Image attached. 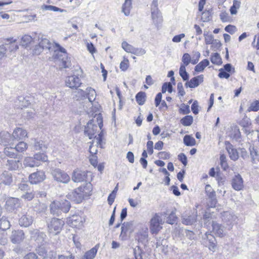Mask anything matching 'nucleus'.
<instances>
[{
	"label": "nucleus",
	"mask_w": 259,
	"mask_h": 259,
	"mask_svg": "<svg viewBox=\"0 0 259 259\" xmlns=\"http://www.w3.org/2000/svg\"><path fill=\"white\" fill-rule=\"evenodd\" d=\"M205 192L207 197L211 200L210 206L211 207H215L217 202L215 197V193L210 185H206Z\"/></svg>",
	"instance_id": "19"
},
{
	"label": "nucleus",
	"mask_w": 259,
	"mask_h": 259,
	"mask_svg": "<svg viewBox=\"0 0 259 259\" xmlns=\"http://www.w3.org/2000/svg\"><path fill=\"white\" fill-rule=\"evenodd\" d=\"M147 152L151 155L153 152V143L152 141H149L147 143Z\"/></svg>",
	"instance_id": "59"
},
{
	"label": "nucleus",
	"mask_w": 259,
	"mask_h": 259,
	"mask_svg": "<svg viewBox=\"0 0 259 259\" xmlns=\"http://www.w3.org/2000/svg\"><path fill=\"white\" fill-rule=\"evenodd\" d=\"M20 205V201L16 198H9L6 203V208L9 211H13L18 208Z\"/></svg>",
	"instance_id": "16"
},
{
	"label": "nucleus",
	"mask_w": 259,
	"mask_h": 259,
	"mask_svg": "<svg viewBox=\"0 0 259 259\" xmlns=\"http://www.w3.org/2000/svg\"><path fill=\"white\" fill-rule=\"evenodd\" d=\"M184 143L187 146H194L196 144L195 139L190 135H186L184 137Z\"/></svg>",
	"instance_id": "37"
},
{
	"label": "nucleus",
	"mask_w": 259,
	"mask_h": 259,
	"mask_svg": "<svg viewBox=\"0 0 259 259\" xmlns=\"http://www.w3.org/2000/svg\"><path fill=\"white\" fill-rule=\"evenodd\" d=\"M85 218L79 215H73L68 220V224L73 228L81 229L83 226Z\"/></svg>",
	"instance_id": "10"
},
{
	"label": "nucleus",
	"mask_w": 259,
	"mask_h": 259,
	"mask_svg": "<svg viewBox=\"0 0 259 259\" xmlns=\"http://www.w3.org/2000/svg\"><path fill=\"white\" fill-rule=\"evenodd\" d=\"M24 234L22 230L14 231L12 233L11 239L13 243H18L23 240Z\"/></svg>",
	"instance_id": "26"
},
{
	"label": "nucleus",
	"mask_w": 259,
	"mask_h": 259,
	"mask_svg": "<svg viewBox=\"0 0 259 259\" xmlns=\"http://www.w3.org/2000/svg\"><path fill=\"white\" fill-rule=\"evenodd\" d=\"M182 62H183L182 65L185 66H188L191 63V57L189 54L185 53L184 54L182 57Z\"/></svg>",
	"instance_id": "52"
},
{
	"label": "nucleus",
	"mask_w": 259,
	"mask_h": 259,
	"mask_svg": "<svg viewBox=\"0 0 259 259\" xmlns=\"http://www.w3.org/2000/svg\"><path fill=\"white\" fill-rule=\"evenodd\" d=\"M13 137L8 132H3L0 134V144L6 146L13 145L15 141H12Z\"/></svg>",
	"instance_id": "17"
},
{
	"label": "nucleus",
	"mask_w": 259,
	"mask_h": 259,
	"mask_svg": "<svg viewBox=\"0 0 259 259\" xmlns=\"http://www.w3.org/2000/svg\"><path fill=\"white\" fill-rule=\"evenodd\" d=\"M74 93L75 94V98L77 100L85 99V95H86L85 91H84L82 90L79 89V90H77L76 91H75Z\"/></svg>",
	"instance_id": "43"
},
{
	"label": "nucleus",
	"mask_w": 259,
	"mask_h": 259,
	"mask_svg": "<svg viewBox=\"0 0 259 259\" xmlns=\"http://www.w3.org/2000/svg\"><path fill=\"white\" fill-rule=\"evenodd\" d=\"M10 227V223L7 218L3 217L0 219V228L3 230L9 229Z\"/></svg>",
	"instance_id": "42"
},
{
	"label": "nucleus",
	"mask_w": 259,
	"mask_h": 259,
	"mask_svg": "<svg viewBox=\"0 0 259 259\" xmlns=\"http://www.w3.org/2000/svg\"><path fill=\"white\" fill-rule=\"evenodd\" d=\"M15 148L17 152H22L27 148V145L24 142H20Z\"/></svg>",
	"instance_id": "44"
},
{
	"label": "nucleus",
	"mask_w": 259,
	"mask_h": 259,
	"mask_svg": "<svg viewBox=\"0 0 259 259\" xmlns=\"http://www.w3.org/2000/svg\"><path fill=\"white\" fill-rule=\"evenodd\" d=\"M203 81V75H200L191 78L189 81L185 83V86L190 88H195L198 87Z\"/></svg>",
	"instance_id": "20"
},
{
	"label": "nucleus",
	"mask_w": 259,
	"mask_h": 259,
	"mask_svg": "<svg viewBox=\"0 0 259 259\" xmlns=\"http://www.w3.org/2000/svg\"><path fill=\"white\" fill-rule=\"evenodd\" d=\"M7 168L11 170H15L19 168L18 163H7Z\"/></svg>",
	"instance_id": "60"
},
{
	"label": "nucleus",
	"mask_w": 259,
	"mask_h": 259,
	"mask_svg": "<svg viewBox=\"0 0 259 259\" xmlns=\"http://www.w3.org/2000/svg\"><path fill=\"white\" fill-rule=\"evenodd\" d=\"M252 46L257 50H259V34L255 35Z\"/></svg>",
	"instance_id": "64"
},
{
	"label": "nucleus",
	"mask_w": 259,
	"mask_h": 259,
	"mask_svg": "<svg viewBox=\"0 0 259 259\" xmlns=\"http://www.w3.org/2000/svg\"><path fill=\"white\" fill-rule=\"evenodd\" d=\"M180 110L184 114H187L190 112L189 106L185 105V104L181 105V107Z\"/></svg>",
	"instance_id": "57"
},
{
	"label": "nucleus",
	"mask_w": 259,
	"mask_h": 259,
	"mask_svg": "<svg viewBox=\"0 0 259 259\" xmlns=\"http://www.w3.org/2000/svg\"><path fill=\"white\" fill-rule=\"evenodd\" d=\"M164 221L161 213H156L150 221V230L152 234H157L162 229Z\"/></svg>",
	"instance_id": "4"
},
{
	"label": "nucleus",
	"mask_w": 259,
	"mask_h": 259,
	"mask_svg": "<svg viewBox=\"0 0 259 259\" xmlns=\"http://www.w3.org/2000/svg\"><path fill=\"white\" fill-rule=\"evenodd\" d=\"M151 18L153 23L156 26L158 27L159 24L162 22V16L160 10L151 11Z\"/></svg>",
	"instance_id": "23"
},
{
	"label": "nucleus",
	"mask_w": 259,
	"mask_h": 259,
	"mask_svg": "<svg viewBox=\"0 0 259 259\" xmlns=\"http://www.w3.org/2000/svg\"><path fill=\"white\" fill-rule=\"evenodd\" d=\"M41 9L42 10H50V11H53L54 12H66V11L65 10L61 9L59 8L56 6H51V5H43L41 6Z\"/></svg>",
	"instance_id": "36"
},
{
	"label": "nucleus",
	"mask_w": 259,
	"mask_h": 259,
	"mask_svg": "<svg viewBox=\"0 0 259 259\" xmlns=\"http://www.w3.org/2000/svg\"><path fill=\"white\" fill-rule=\"evenodd\" d=\"M220 170V167L217 166L216 168H211L209 172V175L210 177H214L216 174H218Z\"/></svg>",
	"instance_id": "61"
},
{
	"label": "nucleus",
	"mask_w": 259,
	"mask_h": 259,
	"mask_svg": "<svg viewBox=\"0 0 259 259\" xmlns=\"http://www.w3.org/2000/svg\"><path fill=\"white\" fill-rule=\"evenodd\" d=\"M135 223L134 221L124 222L122 224L121 233L119 238L121 240H125L128 233H132L135 229Z\"/></svg>",
	"instance_id": "8"
},
{
	"label": "nucleus",
	"mask_w": 259,
	"mask_h": 259,
	"mask_svg": "<svg viewBox=\"0 0 259 259\" xmlns=\"http://www.w3.org/2000/svg\"><path fill=\"white\" fill-rule=\"evenodd\" d=\"M225 144L226 149L228 151L231 159L233 161L237 160L239 157V152L238 150L234 148L233 146L229 141H226Z\"/></svg>",
	"instance_id": "13"
},
{
	"label": "nucleus",
	"mask_w": 259,
	"mask_h": 259,
	"mask_svg": "<svg viewBox=\"0 0 259 259\" xmlns=\"http://www.w3.org/2000/svg\"><path fill=\"white\" fill-rule=\"evenodd\" d=\"M33 221L32 217L30 214L26 213L20 217L19 220V223L21 226L27 227L32 224Z\"/></svg>",
	"instance_id": "22"
},
{
	"label": "nucleus",
	"mask_w": 259,
	"mask_h": 259,
	"mask_svg": "<svg viewBox=\"0 0 259 259\" xmlns=\"http://www.w3.org/2000/svg\"><path fill=\"white\" fill-rule=\"evenodd\" d=\"M222 219L224 224L226 225L228 230H230L237 222V217L233 212L224 211L222 213Z\"/></svg>",
	"instance_id": "7"
},
{
	"label": "nucleus",
	"mask_w": 259,
	"mask_h": 259,
	"mask_svg": "<svg viewBox=\"0 0 259 259\" xmlns=\"http://www.w3.org/2000/svg\"><path fill=\"white\" fill-rule=\"evenodd\" d=\"M212 231L214 234L220 237H223L226 235L224 227L222 225L213 222L212 223Z\"/></svg>",
	"instance_id": "24"
},
{
	"label": "nucleus",
	"mask_w": 259,
	"mask_h": 259,
	"mask_svg": "<svg viewBox=\"0 0 259 259\" xmlns=\"http://www.w3.org/2000/svg\"><path fill=\"white\" fill-rule=\"evenodd\" d=\"M204 35L205 36V42L206 45H210L212 44L213 42L214 41L213 40V36L210 34L208 33H204Z\"/></svg>",
	"instance_id": "54"
},
{
	"label": "nucleus",
	"mask_w": 259,
	"mask_h": 259,
	"mask_svg": "<svg viewBox=\"0 0 259 259\" xmlns=\"http://www.w3.org/2000/svg\"><path fill=\"white\" fill-rule=\"evenodd\" d=\"M33 159L36 161L41 162H48V158L47 155L44 153L38 152L33 155Z\"/></svg>",
	"instance_id": "35"
},
{
	"label": "nucleus",
	"mask_w": 259,
	"mask_h": 259,
	"mask_svg": "<svg viewBox=\"0 0 259 259\" xmlns=\"http://www.w3.org/2000/svg\"><path fill=\"white\" fill-rule=\"evenodd\" d=\"M129 66V61L127 59L124 58L123 60L120 64V69L122 71H125Z\"/></svg>",
	"instance_id": "51"
},
{
	"label": "nucleus",
	"mask_w": 259,
	"mask_h": 259,
	"mask_svg": "<svg viewBox=\"0 0 259 259\" xmlns=\"http://www.w3.org/2000/svg\"><path fill=\"white\" fill-rule=\"evenodd\" d=\"M146 97V94L144 92H140L136 96V101L139 105H143L145 102Z\"/></svg>",
	"instance_id": "38"
},
{
	"label": "nucleus",
	"mask_w": 259,
	"mask_h": 259,
	"mask_svg": "<svg viewBox=\"0 0 259 259\" xmlns=\"http://www.w3.org/2000/svg\"><path fill=\"white\" fill-rule=\"evenodd\" d=\"M16 152L15 148L12 147H7L4 149L5 154L11 158L17 157V154Z\"/></svg>",
	"instance_id": "33"
},
{
	"label": "nucleus",
	"mask_w": 259,
	"mask_h": 259,
	"mask_svg": "<svg viewBox=\"0 0 259 259\" xmlns=\"http://www.w3.org/2000/svg\"><path fill=\"white\" fill-rule=\"evenodd\" d=\"M184 65H181L179 74L184 81L188 80L189 79V74L187 72L186 67Z\"/></svg>",
	"instance_id": "40"
},
{
	"label": "nucleus",
	"mask_w": 259,
	"mask_h": 259,
	"mask_svg": "<svg viewBox=\"0 0 259 259\" xmlns=\"http://www.w3.org/2000/svg\"><path fill=\"white\" fill-rule=\"evenodd\" d=\"M85 92V99H88L90 102L92 103L95 100L97 95L95 90L89 87L86 89Z\"/></svg>",
	"instance_id": "30"
},
{
	"label": "nucleus",
	"mask_w": 259,
	"mask_h": 259,
	"mask_svg": "<svg viewBox=\"0 0 259 259\" xmlns=\"http://www.w3.org/2000/svg\"><path fill=\"white\" fill-rule=\"evenodd\" d=\"M66 85L71 89H77L81 84L80 78L76 75L69 76L65 79Z\"/></svg>",
	"instance_id": "12"
},
{
	"label": "nucleus",
	"mask_w": 259,
	"mask_h": 259,
	"mask_svg": "<svg viewBox=\"0 0 259 259\" xmlns=\"http://www.w3.org/2000/svg\"><path fill=\"white\" fill-rule=\"evenodd\" d=\"M72 179L74 182H90L92 180V174L90 171L76 169L73 172Z\"/></svg>",
	"instance_id": "5"
},
{
	"label": "nucleus",
	"mask_w": 259,
	"mask_h": 259,
	"mask_svg": "<svg viewBox=\"0 0 259 259\" xmlns=\"http://www.w3.org/2000/svg\"><path fill=\"white\" fill-rule=\"evenodd\" d=\"M32 40V37L28 35H25L22 38V43L23 46L27 45Z\"/></svg>",
	"instance_id": "56"
},
{
	"label": "nucleus",
	"mask_w": 259,
	"mask_h": 259,
	"mask_svg": "<svg viewBox=\"0 0 259 259\" xmlns=\"http://www.w3.org/2000/svg\"><path fill=\"white\" fill-rule=\"evenodd\" d=\"M15 103L16 106H17L18 108L22 109L23 108L27 107L30 104L29 97L19 96L17 98V100H16Z\"/></svg>",
	"instance_id": "25"
},
{
	"label": "nucleus",
	"mask_w": 259,
	"mask_h": 259,
	"mask_svg": "<svg viewBox=\"0 0 259 259\" xmlns=\"http://www.w3.org/2000/svg\"><path fill=\"white\" fill-rule=\"evenodd\" d=\"M249 150L252 160L259 161V155L258 154L256 150L254 149V147L250 146L249 148Z\"/></svg>",
	"instance_id": "49"
},
{
	"label": "nucleus",
	"mask_w": 259,
	"mask_h": 259,
	"mask_svg": "<svg viewBox=\"0 0 259 259\" xmlns=\"http://www.w3.org/2000/svg\"><path fill=\"white\" fill-rule=\"evenodd\" d=\"M34 148L35 150H44L47 149V146L45 145L42 141H37L35 140L33 144Z\"/></svg>",
	"instance_id": "39"
},
{
	"label": "nucleus",
	"mask_w": 259,
	"mask_h": 259,
	"mask_svg": "<svg viewBox=\"0 0 259 259\" xmlns=\"http://www.w3.org/2000/svg\"><path fill=\"white\" fill-rule=\"evenodd\" d=\"M121 46H122V49L125 52H126L127 53H130L134 47L133 46L130 45L126 41L122 42V43L121 44Z\"/></svg>",
	"instance_id": "53"
},
{
	"label": "nucleus",
	"mask_w": 259,
	"mask_h": 259,
	"mask_svg": "<svg viewBox=\"0 0 259 259\" xmlns=\"http://www.w3.org/2000/svg\"><path fill=\"white\" fill-rule=\"evenodd\" d=\"M131 53L139 56L145 54L146 53V51L144 49L142 48L133 47Z\"/></svg>",
	"instance_id": "50"
},
{
	"label": "nucleus",
	"mask_w": 259,
	"mask_h": 259,
	"mask_svg": "<svg viewBox=\"0 0 259 259\" xmlns=\"http://www.w3.org/2000/svg\"><path fill=\"white\" fill-rule=\"evenodd\" d=\"M64 225V222L62 220L53 218L48 223V231L50 234L56 235L60 232Z\"/></svg>",
	"instance_id": "6"
},
{
	"label": "nucleus",
	"mask_w": 259,
	"mask_h": 259,
	"mask_svg": "<svg viewBox=\"0 0 259 259\" xmlns=\"http://www.w3.org/2000/svg\"><path fill=\"white\" fill-rule=\"evenodd\" d=\"M45 179V175L43 171H38L32 173L29 177V182L32 184H36L42 182Z\"/></svg>",
	"instance_id": "15"
},
{
	"label": "nucleus",
	"mask_w": 259,
	"mask_h": 259,
	"mask_svg": "<svg viewBox=\"0 0 259 259\" xmlns=\"http://www.w3.org/2000/svg\"><path fill=\"white\" fill-rule=\"evenodd\" d=\"M133 0H124V2L122 6L121 12L125 16H129L132 10V2Z\"/></svg>",
	"instance_id": "28"
},
{
	"label": "nucleus",
	"mask_w": 259,
	"mask_h": 259,
	"mask_svg": "<svg viewBox=\"0 0 259 259\" xmlns=\"http://www.w3.org/2000/svg\"><path fill=\"white\" fill-rule=\"evenodd\" d=\"M60 203V210L61 211V213L63 212L64 213H66L68 212L70 208V202L66 200H63L61 201H59Z\"/></svg>",
	"instance_id": "31"
},
{
	"label": "nucleus",
	"mask_w": 259,
	"mask_h": 259,
	"mask_svg": "<svg viewBox=\"0 0 259 259\" xmlns=\"http://www.w3.org/2000/svg\"><path fill=\"white\" fill-rule=\"evenodd\" d=\"M209 64V62L207 59H204L201 61L195 67V71L196 72H201L204 68Z\"/></svg>",
	"instance_id": "34"
},
{
	"label": "nucleus",
	"mask_w": 259,
	"mask_h": 259,
	"mask_svg": "<svg viewBox=\"0 0 259 259\" xmlns=\"http://www.w3.org/2000/svg\"><path fill=\"white\" fill-rule=\"evenodd\" d=\"M52 174L54 178L58 182L63 183H67L70 181L69 176L66 172L60 169L53 170Z\"/></svg>",
	"instance_id": "11"
},
{
	"label": "nucleus",
	"mask_w": 259,
	"mask_h": 259,
	"mask_svg": "<svg viewBox=\"0 0 259 259\" xmlns=\"http://www.w3.org/2000/svg\"><path fill=\"white\" fill-rule=\"evenodd\" d=\"M102 132H101L98 136H95L96 139H94L93 143L90 147V152L91 154H96L97 152V150L96 146H100L102 148Z\"/></svg>",
	"instance_id": "18"
},
{
	"label": "nucleus",
	"mask_w": 259,
	"mask_h": 259,
	"mask_svg": "<svg viewBox=\"0 0 259 259\" xmlns=\"http://www.w3.org/2000/svg\"><path fill=\"white\" fill-rule=\"evenodd\" d=\"M158 156L161 160H156L155 162H163L161 160L168 159L170 157V154L167 152L162 151L158 153Z\"/></svg>",
	"instance_id": "46"
},
{
	"label": "nucleus",
	"mask_w": 259,
	"mask_h": 259,
	"mask_svg": "<svg viewBox=\"0 0 259 259\" xmlns=\"http://www.w3.org/2000/svg\"><path fill=\"white\" fill-rule=\"evenodd\" d=\"M193 121V118L192 116L187 115L181 119V123L184 126H190Z\"/></svg>",
	"instance_id": "41"
},
{
	"label": "nucleus",
	"mask_w": 259,
	"mask_h": 259,
	"mask_svg": "<svg viewBox=\"0 0 259 259\" xmlns=\"http://www.w3.org/2000/svg\"><path fill=\"white\" fill-rule=\"evenodd\" d=\"M197 213H193L191 215H184L182 217V222L186 225H191L196 221Z\"/></svg>",
	"instance_id": "27"
},
{
	"label": "nucleus",
	"mask_w": 259,
	"mask_h": 259,
	"mask_svg": "<svg viewBox=\"0 0 259 259\" xmlns=\"http://www.w3.org/2000/svg\"><path fill=\"white\" fill-rule=\"evenodd\" d=\"M40 46L44 50H50L52 47L54 50L53 57L55 61L58 62L59 66L61 68H68L70 62L68 61L67 53L64 48L60 46L58 44H52L47 38H42L39 42Z\"/></svg>",
	"instance_id": "1"
},
{
	"label": "nucleus",
	"mask_w": 259,
	"mask_h": 259,
	"mask_svg": "<svg viewBox=\"0 0 259 259\" xmlns=\"http://www.w3.org/2000/svg\"><path fill=\"white\" fill-rule=\"evenodd\" d=\"M93 186L91 182L87 183L74 190L72 193V198L76 203H80L86 197L92 195Z\"/></svg>",
	"instance_id": "2"
},
{
	"label": "nucleus",
	"mask_w": 259,
	"mask_h": 259,
	"mask_svg": "<svg viewBox=\"0 0 259 259\" xmlns=\"http://www.w3.org/2000/svg\"><path fill=\"white\" fill-rule=\"evenodd\" d=\"M27 133L26 131L22 128L18 127L15 129L12 134L13 141H18L26 137Z\"/></svg>",
	"instance_id": "21"
},
{
	"label": "nucleus",
	"mask_w": 259,
	"mask_h": 259,
	"mask_svg": "<svg viewBox=\"0 0 259 259\" xmlns=\"http://www.w3.org/2000/svg\"><path fill=\"white\" fill-rule=\"evenodd\" d=\"M1 183L6 185H9L12 182V177L10 173L4 171L0 176Z\"/></svg>",
	"instance_id": "29"
},
{
	"label": "nucleus",
	"mask_w": 259,
	"mask_h": 259,
	"mask_svg": "<svg viewBox=\"0 0 259 259\" xmlns=\"http://www.w3.org/2000/svg\"><path fill=\"white\" fill-rule=\"evenodd\" d=\"M60 203L59 201H54L50 204V210L51 213L54 214L59 215L61 213Z\"/></svg>",
	"instance_id": "32"
},
{
	"label": "nucleus",
	"mask_w": 259,
	"mask_h": 259,
	"mask_svg": "<svg viewBox=\"0 0 259 259\" xmlns=\"http://www.w3.org/2000/svg\"><path fill=\"white\" fill-rule=\"evenodd\" d=\"M203 241L204 245L208 247L209 249L214 252L217 248V242L215 237L209 233L206 232L203 236Z\"/></svg>",
	"instance_id": "9"
},
{
	"label": "nucleus",
	"mask_w": 259,
	"mask_h": 259,
	"mask_svg": "<svg viewBox=\"0 0 259 259\" xmlns=\"http://www.w3.org/2000/svg\"><path fill=\"white\" fill-rule=\"evenodd\" d=\"M210 61L214 64L219 65L222 63V59L218 53L214 54L210 58Z\"/></svg>",
	"instance_id": "45"
},
{
	"label": "nucleus",
	"mask_w": 259,
	"mask_h": 259,
	"mask_svg": "<svg viewBox=\"0 0 259 259\" xmlns=\"http://www.w3.org/2000/svg\"><path fill=\"white\" fill-rule=\"evenodd\" d=\"M134 255L136 259H142V256L141 255V250L139 247L135 248L134 249Z\"/></svg>",
	"instance_id": "62"
},
{
	"label": "nucleus",
	"mask_w": 259,
	"mask_h": 259,
	"mask_svg": "<svg viewBox=\"0 0 259 259\" xmlns=\"http://www.w3.org/2000/svg\"><path fill=\"white\" fill-rule=\"evenodd\" d=\"M171 93L172 91V87L170 82H165L162 86V92L165 93L166 91Z\"/></svg>",
	"instance_id": "48"
},
{
	"label": "nucleus",
	"mask_w": 259,
	"mask_h": 259,
	"mask_svg": "<svg viewBox=\"0 0 259 259\" xmlns=\"http://www.w3.org/2000/svg\"><path fill=\"white\" fill-rule=\"evenodd\" d=\"M177 89L178 91V95L180 96H184L185 94V92L183 88V84L182 82H179L177 85Z\"/></svg>",
	"instance_id": "58"
},
{
	"label": "nucleus",
	"mask_w": 259,
	"mask_h": 259,
	"mask_svg": "<svg viewBox=\"0 0 259 259\" xmlns=\"http://www.w3.org/2000/svg\"><path fill=\"white\" fill-rule=\"evenodd\" d=\"M103 126L102 117L100 114H98L96 116V121L95 119L90 120L85 126L84 133L90 139L95 138V135L98 129L100 130Z\"/></svg>",
	"instance_id": "3"
},
{
	"label": "nucleus",
	"mask_w": 259,
	"mask_h": 259,
	"mask_svg": "<svg viewBox=\"0 0 259 259\" xmlns=\"http://www.w3.org/2000/svg\"><path fill=\"white\" fill-rule=\"evenodd\" d=\"M34 197V194L33 192H26L21 196V197L27 201L31 200Z\"/></svg>",
	"instance_id": "55"
},
{
	"label": "nucleus",
	"mask_w": 259,
	"mask_h": 259,
	"mask_svg": "<svg viewBox=\"0 0 259 259\" xmlns=\"http://www.w3.org/2000/svg\"><path fill=\"white\" fill-rule=\"evenodd\" d=\"M231 185L232 188L236 191H240L243 189L244 187L243 180L239 174L236 175L233 178Z\"/></svg>",
	"instance_id": "14"
},
{
	"label": "nucleus",
	"mask_w": 259,
	"mask_h": 259,
	"mask_svg": "<svg viewBox=\"0 0 259 259\" xmlns=\"http://www.w3.org/2000/svg\"><path fill=\"white\" fill-rule=\"evenodd\" d=\"M176 220L175 214L173 213H171L167 219L166 222L169 224H174Z\"/></svg>",
	"instance_id": "63"
},
{
	"label": "nucleus",
	"mask_w": 259,
	"mask_h": 259,
	"mask_svg": "<svg viewBox=\"0 0 259 259\" xmlns=\"http://www.w3.org/2000/svg\"><path fill=\"white\" fill-rule=\"evenodd\" d=\"M259 110V101H254L252 103H251L248 109V111L250 112L251 111H257Z\"/></svg>",
	"instance_id": "47"
}]
</instances>
